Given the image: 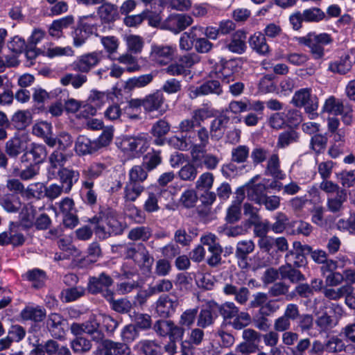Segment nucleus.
Here are the masks:
<instances>
[{
	"instance_id": "13",
	"label": "nucleus",
	"mask_w": 355,
	"mask_h": 355,
	"mask_svg": "<svg viewBox=\"0 0 355 355\" xmlns=\"http://www.w3.org/2000/svg\"><path fill=\"white\" fill-rule=\"evenodd\" d=\"M223 94V89L218 80H209L198 87L191 89V96L192 98H196L200 96H207L209 94H216L219 96Z\"/></svg>"
},
{
	"instance_id": "28",
	"label": "nucleus",
	"mask_w": 355,
	"mask_h": 355,
	"mask_svg": "<svg viewBox=\"0 0 355 355\" xmlns=\"http://www.w3.org/2000/svg\"><path fill=\"white\" fill-rule=\"evenodd\" d=\"M352 66L351 56L349 54H345L338 60L331 62L328 69L333 73L346 74L350 71Z\"/></svg>"
},
{
	"instance_id": "51",
	"label": "nucleus",
	"mask_w": 355,
	"mask_h": 355,
	"mask_svg": "<svg viewBox=\"0 0 355 355\" xmlns=\"http://www.w3.org/2000/svg\"><path fill=\"white\" fill-rule=\"evenodd\" d=\"M20 227V225L14 223L10 225V244L14 247L22 245L26 239V236L21 232Z\"/></svg>"
},
{
	"instance_id": "39",
	"label": "nucleus",
	"mask_w": 355,
	"mask_h": 355,
	"mask_svg": "<svg viewBox=\"0 0 355 355\" xmlns=\"http://www.w3.org/2000/svg\"><path fill=\"white\" fill-rule=\"evenodd\" d=\"M73 17L71 15L54 20L49 27V34L53 37H60L62 34V30L73 24Z\"/></svg>"
},
{
	"instance_id": "24",
	"label": "nucleus",
	"mask_w": 355,
	"mask_h": 355,
	"mask_svg": "<svg viewBox=\"0 0 355 355\" xmlns=\"http://www.w3.org/2000/svg\"><path fill=\"white\" fill-rule=\"evenodd\" d=\"M75 150L78 155H89L97 152L98 146L95 140H91L84 135H80L76 141Z\"/></svg>"
},
{
	"instance_id": "62",
	"label": "nucleus",
	"mask_w": 355,
	"mask_h": 355,
	"mask_svg": "<svg viewBox=\"0 0 355 355\" xmlns=\"http://www.w3.org/2000/svg\"><path fill=\"white\" fill-rule=\"evenodd\" d=\"M197 29L198 26H193L189 32H185L181 35L180 38V48L182 50L189 51L194 46L196 37L194 31Z\"/></svg>"
},
{
	"instance_id": "48",
	"label": "nucleus",
	"mask_w": 355,
	"mask_h": 355,
	"mask_svg": "<svg viewBox=\"0 0 355 355\" xmlns=\"http://www.w3.org/2000/svg\"><path fill=\"white\" fill-rule=\"evenodd\" d=\"M152 235V230L147 226H139L131 229L128 235V238L133 241H148Z\"/></svg>"
},
{
	"instance_id": "4",
	"label": "nucleus",
	"mask_w": 355,
	"mask_h": 355,
	"mask_svg": "<svg viewBox=\"0 0 355 355\" xmlns=\"http://www.w3.org/2000/svg\"><path fill=\"white\" fill-rule=\"evenodd\" d=\"M104 55L101 51H93L78 56L71 64L73 71L87 74L96 67L103 60Z\"/></svg>"
},
{
	"instance_id": "46",
	"label": "nucleus",
	"mask_w": 355,
	"mask_h": 355,
	"mask_svg": "<svg viewBox=\"0 0 355 355\" xmlns=\"http://www.w3.org/2000/svg\"><path fill=\"white\" fill-rule=\"evenodd\" d=\"M87 81V76L85 73H67L60 79V83L63 85L71 84L73 88L78 89L81 87Z\"/></svg>"
},
{
	"instance_id": "36",
	"label": "nucleus",
	"mask_w": 355,
	"mask_h": 355,
	"mask_svg": "<svg viewBox=\"0 0 355 355\" xmlns=\"http://www.w3.org/2000/svg\"><path fill=\"white\" fill-rule=\"evenodd\" d=\"M217 317L216 310H212L209 306V301L206 303V308L202 309L197 318V325L201 328H206L211 325Z\"/></svg>"
},
{
	"instance_id": "45",
	"label": "nucleus",
	"mask_w": 355,
	"mask_h": 355,
	"mask_svg": "<svg viewBox=\"0 0 355 355\" xmlns=\"http://www.w3.org/2000/svg\"><path fill=\"white\" fill-rule=\"evenodd\" d=\"M347 200V193L345 191H338V193L330 196L327 200L328 209L336 213L343 209V204Z\"/></svg>"
},
{
	"instance_id": "38",
	"label": "nucleus",
	"mask_w": 355,
	"mask_h": 355,
	"mask_svg": "<svg viewBox=\"0 0 355 355\" xmlns=\"http://www.w3.org/2000/svg\"><path fill=\"white\" fill-rule=\"evenodd\" d=\"M11 121L17 130H23L31 123L32 114L28 110H19L13 114Z\"/></svg>"
},
{
	"instance_id": "15",
	"label": "nucleus",
	"mask_w": 355,
	"mask_h": 355,
	"mask_svg": "<svg viewBox=\"0 0 355 355\" xmlns=\"http://www.w3.org/2000/svg\"><path fill=\"white\" fill-rule=\"evenodd\" d=\"M106 168L105 164L99 162L92 163L85 168L82 171V176L84 178L83 187H93L94 180L100 177Z\"/></svg>"
},
{
	"instance_id": "53",
	"label": "nucleus",
	"mask_w": 355,
	"mask_h": 355,
	"mask_svg": "<svg viewBox=\"0 0 355 355\" xmlns=\"http://www.w3.org/2000/svg\"><path fill=\"white\" fill-rule=\"evenodd\" d=\"M250 155V148L245 145H239L231 151V161L237 164L245 163Z\"/></svg>"
},
{
	"instance_id": "12",
	"label": "nucleus",
	"mask_w": 355,
	"mask_h": 355,
	"mask_svg": "<svg viewBox=\"0 0 355 355\" xmlns=\"http://www.w3.org/2000/svg\"><path fill=\"white\" fill-rule=\"evenodd\" d=\"M196 132L198 143L192 141L191 157L195 162L200 160L201 154L206 153V147L209 144V132L204 126H199Z\"/></svg>"
},
{
	"instance_id": "42",
	"label": "nucleus",
	"mask_w": 355,
	"mask_h": 355,
	"mask_svg": "<svg viewBox=\"0 0 355 355\" xmlns=\"http://www.w3.org/2000/svg\"><path fill=\"white\" fill-rule=\"evenodd\" d=\"M102 215L105 219V223L107 226V230H110L112 235H119L122 234L123 231V225L118 220L114 212L108 211L107 212L102 213Z\"/></svg>"
},
{
	"instance_id": "40",
	"label": "nucleus",
	"mask_w": 355,
	"mask_h": 355,
	"mask_svg": "<svg viewBox=\"0 0 355 355\" xmlns=\"http://www.w3.org/2000/svg\"><path fill=\"white\" fill-rule=\"evenodd\" d=\"M299 138V133L293 129L283 131L278 136L277 147L285 148L292 144L297 143Z\"/></svg>"
},
{
	"instance_id": "2",
	"label": "nucleus",
	"mask_w": 355,
	"mask_h": 355,
	"mask_svg": "<svg viewBox=\"0 0 355 355\" xmlns=\"http://www.w3.org/2000/svg\"><path fill=\"white\" fill-rule=\"evenodd\" d=\"M291 103L297 107H304L311 119L318 116V99L316 96L311 94V89L303 88L296 91Z\"/></svg>"
},
{
	"instance_id": "54",
	"label": "nucleus",
	"mask_w": 355,
	"mask_h": 355,
	"mask_svg": "<svg viewBox=\"0 0 355 355\" xmlns=\"http://www.w3.org/2000/svg\"><path fill=\"white\" fill-rule=\"evenodd\" d=\"M1 205L6 211L10 213L17 212L21 207L19 197L15 195L4 197L1 200Z\"/></svg>"
},
{
	"instance_id": "8",
	"label": "nucleus",
	"mask_w": 355,
	"mask_h": 355,
	"mask_svg": "<svg viewBox=\"0 0 355 355\" xmlns=\"http://www.w3.org/2000/svg\"><path fill=\"white\" fill-rule=\"evenodd\" d=\"M179 306V301L176 297H171L168 295H162L155 302V312L163 318L171 317Z\"/></svg>"
},
{
	"instance_id": "34",
	"label": "nucleus",
	"mask_w": 355,
	"mask_h": 355,
	"mask_svg": "<svg viewBox=\"0 0 355 355\" xmlns=\"http://www.w3.org/2000/svg\"><path fill=\"white\" fill-rule=\"evenodd\" d=\"M279 271L282 279H288L293 284L305 279L304 275L293 266L283 265L279 267Z\"/></svg>"
},
{
	"instance_id": "32",
	"label": "nucleus",
	"mask_w": 355,
	"mask_h": 355,
	"mask_svg": "<svg viewBox=\"0 0 355 355\" xmlns=\"http://www.w3.org/2000/svg\"><path fill=\"white\" fill-rule=\"evenodd\" d=\"M89 223L92 225L94 232L96 235L101 239H105L112 234L105 223V219L101 214L100 216H95L89 220Z\"/></svg>"
},
{
	"instance_id": "23",
	"label": "nucleus",
	"mask_w": 355,
	"mask_h": 355,
	"mask_svg": "<svg viewBox=\"0 0 355 355\" xmlns=\"http://www.w3.org/2000/svg\"><path fill=\"white\" fill-rule=\"evenodd\" d=\"M248 198L259 205L263 198L266 196L267 187L264 184H254V180L245 184Z\"/></svg>"
},
{
	"instance_id": "44",
	"label": "nucleus",
	"mask_w": 355,
	"mask_h": 355,
	"mask_svg": "<svg viewBox=\"0 0 355 355\" xmlns=\"http://www.w3.org/2000/svg\"><path fill=\"white\" fill-rule=\"evenodd\" d=\"M229 121V118L224 116L214 119L210 124V135L211 139L219 140L223 135V128Z\"/></svg>"
},
{
	"instance_id": "37",
	"label": "nucleus",
	"mask_w": 355,
	"mask_h": 355,
	"mask_svg": "<svg viewBox=\"0 0 355 355\" xmlns=\"http://www.w3.org/2000/svg\"><path fill=\"white\" fill-rule=\"evenodd\" d=\"M170 125L168 123L164 120L159 119L155 122L151 128L152 135L157 137L155 139V143L157 145H162L164 144L163 137L169 132Z\"/></svg>"
},
{
	"instance_id": "47",
	"label": "nucleus",
	"mask_w": 355,
	"mask_h": 355,
	"mask_svg": "<svg viewBox=\"0 0 355 355\" xmlns=\"http://www.w3.org/2000/svg\"><path fill=\"white\" fill-rule=\"evenodd\" d=\"M152 74H144L138 77L128 79L125 83V89L131 91L135 88H141L146 86L153 80Z\"/></svg>"
},
{
	"instance_id": "14",
	"label": "nucleus",
	"mask_w": 355,
	"mask_h": 355,
	"mask_svg": "<svg viewBox=\"0 0 355 355\" xmlns=\"http://www.w3.org/2000/svg\"><path fill=\"white\" fill-rule=\"evenodd\" d=\"M133 349L139 355H162L163 354V348L157 340L142 339L135 345Z\"/></svg>"
},
{
	"instance_id": "17",
	"label": "nucleus",
	"mask_w": 355,
	"mask_h": 355,
	"mask_svg": "<svg viewBox=\"0 0 355 355\" xmlns=\"http://www.w3.org/2000/svg\"><path fill=\"white\" fill-rule=\"evenodd\" d=\"M114 283L112 278L105 272H101L98 277H90L87 284V289L92 294H97L110 288Z\"/></svg>"
},
{
	"instance_id": "5",
	"label": "nucleus",
	"mask_w": 355,
	"mask_h": 355,
	"mask_svg": "<svg viewBox=\"0 0 355 355\" xmlns=\"http://www.w3.org/2000/svg\"><path fill=\"white\" fill-rule=\"evenodd\" d=\"M60 212L63 216V224L66 227L72 229L78 223L74 201L69 197L64 198L58 203Z\"/></svg>"
},
{
	"instance_id": "50",
	"label": "nucleus",
	"mask_w": 355,
	"mask_h": 355,
	"mask_svg": "<svg viewBox=\"0 0 355 355\" xmlns=\"http://www.w3.org/2000/svg\"><path fill=\"white\" fill-rule=\"evenodd\" d=\"M148 171L142 164L135 165L129 171L128 180L143 184V182L148 178Z\"/></svg>"
},
{
	"instance_id": "58",
	"label": "nucleus",
	"mask_w": 355,
	"mask_h": 355,
	"mask_svg": "<svg viewBox=\"0 0 355 355\" xmlns=\"http://www.w3.org/2000/svg\"><path fill=\"white\" fill-rule=\"evenodd\" d=\"M45 186L41 182L31 184L25 189V196L28 199L35 198L40 200L44 198Z\"/></svg>"
},
{
	"instance_id": "20",
	"label": "nucleus",
	"mask_w": 355,
	"mask_h": 355,
	"mask_svg": "<svg viewBox=\"0 0 355 355\" xmlns=\"http://www.w3.org/2000/svg\"><path fill=\"white\" fill-rule=\"evenodd\" d=\"M101 320L100 315H92L89 319L83 322L85 334L90 336L93 340H101L104 334L100 329Z\"/></svg>"
},
{
	"instance_id": "1",
	"label": "nucleus",
	"mask_w": 355,
	"mask_h": 355,
	"mask_svg": "<svg viewBox=\"0 0 355 355\" xmlns=\"http://www.w3.org/2000/svg\"><path fill=\"white\" fill-rule=\"evenodd\" d=\"M300 44H303L310 49V53L315 60L323 58L324 56V46L333 42L331 35L326 33L316 34L311 32L304 37L296 38Z\"/></svg>"
},
{
	"instance_id": "21",
	"label": "nucleus",
	"mask_w": 355,
	"mask_h": 355,
	"mask_svg": "<svg viewBox=\"0 0 355 355\" xmlns=\"http://www.w3.org/2000/svg\"><path fill=\"white\" fill-rule=\"evenodd\" d=\"M209 306L211 309L218 312L225 320L235 318L239 311V308L232 302L218 304L214 300H209Z\"/></svg>"
},
{
	"instance_id": "16",
	"label": "nucleus",
	"mask_w": 355,
	"mask_h": 355,
	"mask_svg": "<svg viewBox=\"0 0 355 355\" xmlns=\"http://www.w3.org/2000/svg\"><path fill=\"white\" fill-rule=\"evenodd\" d=\"M245 40L246 33L243 30H238L232 34L230 42L227 43L225 47L233 53L241 55L247 49Z\"/></svg>"
},
{
	"instance_id": "27",
	"label": "nucleus",
	"mask_w": 355,
	"mask_h": 355,
	"mask_svg": "<svg viewBox=\"0 0 355 355\" xmlns=\"http://www.w3.org/2000/svg\"><path fill=\"white\" fill-rule=\"evenodd\" d=\"M265 174L272 176L275 179H284L285 174L280 168V160L278 154L273 153L270 155L268 159L265 168Z\"/></svg>"
},
{
	"instance_id": "31",
	"label": "nucleus",
	"mask_w": 355,
	"mask_h": 355,
	"mask_svg": "<svg viewBox=\"0 0 355 355\" xmlns=\"http://www.w3.org/2000/svg\"><path fill=\"white\" fill-rule=\"evenodd\" d=\"M249 44L253 50L260 55H266L270 51L266 37L260 32L255 33L250 37Z\"/></svg>"
},
{
	"instance_id": "55",
	"label": "nucleus",
	"mask_w": 355,
	"mask_h": 355,
	"mask_svg": "<svg viewBox=\"0 0 355 355\" xmlns=\"http://www.w3.org/2000/svg\"><path fill=\"white\" fill-rule=\"evenodd\" d=\"M85 294V288L83 286H76L64 289L62 291V299L64 302H73Z\"/></svg>"
},
{
	"instance_id": "56",
	"label": "nucleus",
	"mask_w": 355,
	"mask_h": 355,
	"mask_svg": "<svg viewBox=\"0 0 355 355\" xmlns=\"http://www.w3.org/2000/svg\"><path fill=\"white\" fill-rule=\"evenodd\" d=\"M162 193L168 194L169 193L166 189L162 190L156 193H149L148 198L144 205V208L147 212H155L159 209L158 206V201Z\"/></svg>"
},
{
	"instance_id": "19",
	"label": "nucleus",
	"mask_w": 355,
	"mask_h": 355,
	"mask_svg": "<svg viewBox=\"0 0 355 355\" xmlns=\"http://www.w3.org/2000/svg\"><path fill=\"white\" fill-rule=\"evenodd\" d=\"M174 48L167 45H154L152 46L150 57L159 64L169 62L173 56Z\"/></svg>"
},
{
	"instance_id": "49",
	"label": "nucleus",
	"mask_w": 355,
	"mask_h": 355,
	"mask_svg": "<svg viewBox=\"0 0 355 355\" xmlns=\"http://www.w3.org/2000/svg\"><path fill=\"white\" fill-rule=\"evenodd\" d=\"M35 211L33 206L30 204L25 205L21 208L19 218L23 227L29 228L33 225Z\"/></svg>"
},
{
	"instance_id": "30",
	"label": "nucleus",
	"mask_w": 355,
	"mask_h": 355,
	"mask_svg": "<svg viewBox=\"0 0 355 355\" xmlns=\"http://www.w3.org/2000/svg\"><path fill=\"white\" fill-rule=\"evenodd\" d=\"M32 155L35 164L43 162L47 155L46 147L42 144H33L30 150H27L21 157V162L28 161V155Z\"/></svg>"
},
{
	"instance_id": "60",
	"label": "nucleus",
	"mask_w": 355,
	"mask_h": 355,
	"mask_svg": "<svg viewBox=\"0 0 355 355\" xmlns=\"http://www.w3.org/2000/svg\"><path fill=\"white\" fill-rule=\"evenodd\" d=\"M307 203H311V200L308 199L306 196H297L289 200L288 205L297 215L303 216L304 209Z\"/></svg>"
},
{
	"instance_id": "29",
	"label": "nucleus",
	"mask_w": 355,
	"mask_h": 355,
	"mask_svg": "<svg viewBox=\"0 0 355 355\" xmlns=\"http://www.w3.org/2000/svg\"><path fill=\"white\" fill-rule=\"evenodd\" d=\"M327 125L330 137H332L334 142H344L345 138V130L340 128V121L335 116L327 119Z\"/></svg>"
},
{
	"instance_id": "25",
	"label": "nucleus",
	"mask_w": 355,
	"mask_h": 355,
	"mask_svg": "<svg viewBox=\"0 0 355 355\" xmlns=\"http://www.w3.org/2000/svg\"><path fill=\"white\" fill-rule=\"evenodd\" d=\"M147 143V135L140 133L136 137L125 138L122 141L123 150L125 152L141 150Z\"/></svg>"
},
{
	"instance_id": "52",
	"label": "nucleus",
	"mask_w": 355,
	"mask_h": 355,
	"mask_svg": "<svg viewBox=\"0 0 355 355\" xmlns=\"http://www.w3.org/2000/svg\"><path fill=\"white\" fill-rule=\"evenodd\" d=\"M161 162L160 151L153 150L144 155L142 165L147 171H150L159 165Z\"/></svg>"
},
{
	"instance_id": "33",
	"label": "nucleus",
	"mask_w": 355,
	"mask_h": 355,
	"mask_svg": "<svg viewBox=\"0 0 355 355\" xmlns=\"http://www.w3.org/2000/svg\"><path fill=\"white\" fill-rule=\"evenodd\" d=\"M144 98L131 99L123 108L124 112L123 116L130 119H140V109L141 106L144 107Z\"/></svg>"
},
{
	"instance_id": "64",
	"label": "nucleus",
	"mask_w": 355,
	"mask_h": 355,
	"mask_svg": "<svg viewBox=\"0 0 355 355\" xmlns=\"http://www.w3.org/2000/svg\"><path fill=\"white\" fill-rule=\"evenodd\" d=\"M315 324L321 332H326L336 326L333 318L328 315L327 312L323 313L321 315L317 317Z\"/></svg>"
},
{
	"instance_id": "7",
	"label": "nucleus",
	"mask_w": 355,
	"mask_h": 355,
	"mask_svg": "<svg viewBox=\"0 0 355 355\" xmlns=\"http://www.w3.org/2000/svg\"><path fill=\"white\" fill-rule=\"evenodd\" d=\"M193 21L192 17L188 15L172 14L164 20L162 27L174 33H179L191 25Z\"/></svg>"
},
{
	"instance_id": "22",
	"label": "nucleus",
	"mask_w": 355,
	"mask_h": 355,
	"mask_svg": "<svg viewBox=\"0 0 355 355\" xmlns=\"http://www.w3.org/2000/svg\"><path fill=\"white\" fill-rule=\"evenodd\" d=\"M23 280L27 281L31 287L39 289L44 286L46 280V272L39 268L28 270L21 275Z\"/></svg>"
},
{
	"instance_id": "63",
	"label": "nucleus",
	"mask_w": 355,
	"mask_h": 355,
	"mask_svg": "<svg viewBox=\"0 0 355 355\" xmlns=\"http://www.w3.org/2000/svg\"><path fill=\"white\" fill-rule=\"evenodd\" d=\"M125 42L128 51L131 53H139L141 51L144 46V40L139 35H130L126 37Z\"/></svg>"
},
{
	"instance_id": "18",
	"label": "nucleus",
	"mask_w": 355,
	"mask_h": 355,
	"mask_svg": "<svg viewBox=\"0 0 355 355\" xmlns=\"http://www.w3.org/2000/svg\"><path fill=\"white\" fill-rule=\"evenodd\" d=\"M58 175L61 186L64 189L65 193L71 191L73 184L78 181L80 178L79 171L67 167L60 168L58 171Z\"/></svg>"
},
{
	"instance_id": "10",
	"label": "nucleus",
	"mask_w": 355,
	"mask_h": 355,
	"mask_svg": "<svg viewBox=\"0 0 355 355\" xmlns=\"http://www.w3.org/2000/svg\"><path fill=\"white\" fill-rule=\"evenodd\" d=\"M67 320L63 316L57 313H50L46 320V327L51 336L54 338L62 339L64 336Z\"/></svg>"
},
{
	"instance_id": "35",
	"label": "nucleus",
	"mask_w": 355,
	"mask_h": 355,
	"mask_svg": "<svg viewBox=\"0 0 355 355\" xmlns=\"http://www.w3.org/2000/svg\"><path fill=\"white\" fill-rule=\"evenodd\" d=\"M46 315V311L39 306H26L21 312L24 320L41 322Z\"/></svg>"
},
{
	"instance_id": "57",
	"label": "nucleus",
	"mask_w": 355,
	"mask_h": 355,
	"mask_svg": "<svg viewBox=\"0 0 355 355\" xmlns=\"http://www.w3.org/2000/svg\"><path fill=\"white\" fill-rule=\"evenodd\" d=\"M69 155L64 154L62 152V150L59 148L55 150L49 157V162L50 164V169L57 168L58 166L60 168L64 167L66 162L68 159ZM51 171H49L50 172Z\"/></svg>"
},
{
	"instance_id": "43",
	"label": "nucleus",
	"mask_w": 355,
	"mask_h": 355,
	"mask_svg": "<svg viewBox=\"0 0 355 355\" xmlns=\"http://www.w3.org/2000/svg\"><path fill=\"white\" fill-rule=\"evenodd\" d=\"M70 347L74 354L82 355L91 350L92 344L89 340L79 336L71 340Z\"/></svg>"
},
{
	"instance_id": "41",
	"label": "nucleus",
	"mask_w": 355,
	"mask_h": 355,
	"mask_svg": "<svg viewBox=\"0 0 355 355\" xmlns=\"http://www.w3.org/2000/svg\"><path fill=\"white\" fill-rule=\"evenodd\" d=\"M143 184L128 181L124 187V198L126 201L134 202L144 191Z\"/></svg>"
},
{
	"instance_id": "9",
	"label": "nucleus",
	"mask_w": 355,
	"mask_h": 355,
	"mask_svg": "<svg viewBox=\"0 0 355 355\" xmlns=\"http://www.w3.org/2000/svg\"><path fill=\"white\" fill-rule=\"evenodd\" d=\"M241 59L234 58L230 60H220V68L219 69V78L223 84H230L234 82V73L239 72L241 68Z\"/></svg>"
},
{
	"instance_id": "11",
	"label": "nucleus",
	"mask_w": 355,
	"mask_h": 355,
	"mask_svg": "<svg viewBox=\"0 0 355 355\" xmlns=\"http://www.w3.org/2000/svg\"><path fill=\"white\" fill-rule=\"evenodd\" d=\"M144 109L147 112L158 111L163 114L168 105L165 103L164 96L161 90L148 94L144 98Z\"/></svg>"
},
{
	"instance_id": "61",
	"label": "nucleus",
	"mask_w": 355,
	"mask_h": 355,
	"mask_svg": "<svg viewBox=\"0 0 355 355\" xmlns=\"http://www.w3.org/2000/svg\"><path fill=\"white\" fill-rule=\"evenodd\" d=\"M198 173V168L194 164L187 163L178 171V177L183 181L193 182L196 178Z\"/></svg>"
},
{
	"instance_id": "3",
	"label": "nucleus",
	"mask_w": 355,
	"mask_h": 355,
	"mask_svg": "<svg viewBox=\"0 0 355 355\" xmlns=\"http://www.w3.org/2000/svg\"><path fill=\"white\" fill-rule=\"evenodd\" d=\"M322 112L335 115H342L343 121L345 125H348L352 123V107L346 101L330 96L325 101Z\"/></svg>"
},
{
	"instance_id": "59",
	"label": "nucleus",
	"mask_w": 355,
	"mask_h": 355,
	"mask_svg": "<svg viewBox=\"0 0 355 355\" xmlns=\"http://www.w3.org/2000/svg\"><path fill=\"white\" fill-rule=\"evenodd\" d=\"M348 291L347 286H342L337 288L325 287L322 289V293L328 300L337 301L343 297Z\"/></svg>"
},
{
	"instance_id": "26",
	"label": "nucleus",
	"mask_w": 355,
	"mask_h": 355,
	"mask_svg": "<svg viewBox=\"0 0 355 355\" xmlns=\"http://www.w3.org/2000/svg\"><path fill=\"white\" fill-rule=\"evenodd\" d=\"M97 12L104 23L114 22L119 17L117 6L109 2L103 3L99 6Z\"/></svg>"
},
{
	"instance_id": "6",
	"label": "nucleus",
	"mask_w": 355,
	"mask_h": 355,
	"mask_svg": "<svg viewBox=\"0 0 355 355\" xmlns=\"http://www.w3.org/2000/svg\"><path fill=\"white\" fill-rule=\"evenodd\" d=\"M28 136L27 134H17L8 140L5 145L6 154L12 158L17 157L28 149Z\"/></svg>"
}]
</instances>
